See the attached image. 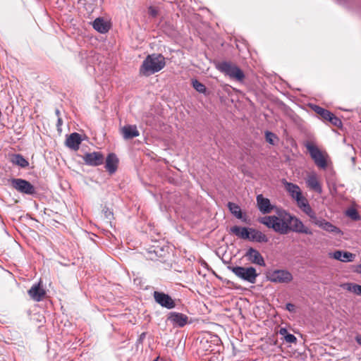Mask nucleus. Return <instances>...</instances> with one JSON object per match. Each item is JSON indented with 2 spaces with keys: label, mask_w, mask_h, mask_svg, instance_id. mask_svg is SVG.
I'll list each match as a JSON object with an SVG mask.
<instances>
[{
  "label": "nucleus",
  "mask_w": 361,
  "mask_h": 361,
  "mask_svg": "<svg viewBox=\"0 0 361 361\" xmlns=\"http://www.w3.org/2000/svg\"><path fill=\"white\" fill-rule=\"evenodd\" d=\"M291 214L284 209H277L276 215L265 216L258 219L259 222L275 232L282 235L289 233Z\"/></svg>",
  "instance_id": "nucleus-1"
},
{
  "label": "nucleus",
  "mask_w": 361,
  "mask_h": 361,
  "mask_svg": "<svg viewBox=\"0 0 361 361\" xmlns=\"http://www.w3.org/2000/svg\"><path fill=\"white\" fill-rule=\"evenodd\" d=\"M165 66V58L162 54H149L143 61L140 67V73L144 75L149 76L160 71Z\"/></svg>",
  "instance_id": "nucleus-2"
},
{
  "label": "nucleus",
  "mask_w": 361,
  "mask_h": 361,
  "mask_svg": "<svg viewBox=\"0 0 361 361\" xmlns=\"http://www.w3.org/2000/svg\"><path fill=\"white\" fill-rule=\"evenodd\" d=\"M216 68L231 79L241 82L245 78V74L236 65L228 62L221 61L216 64Z\"/></svg>",
  "instance_id": "nucleus-3"
},
{
  "label": "nucleus",
  "mask_w": 361,
  "mask_h": 361,
  "mask_svg": "<svg viewBox=\"0 0 361 361\" xmlns=\"http://www.w3.org/2000/svg\"><path fill=\"white\" fill-rule=\"evenodd\" d=\"M311 158L316 166L320 169H325L327 167L328 154L322 152L315 145L310 142L305 144Z\"/></svg>",
  "instance_id": "nucleus-4"
},
{
  "label": "nucleus",
  "mask_w": 361,
  "mask_h": 361,
  "mask_svg": "<svg viewBox=\"0 0 361 361\" xmlns=\"http://www.w3.org/2000/svg\"><path fill=\"white\" fill-rule=\"evenodd\" d=\"M228 269L239 279L250 283H255L259 274L253 267H229Z\"/></svg>",
  "instance_id": "nucleus-5"
},
{
  "label": "nucleus",
  "mask_w": 361,
  "mask_h": 361,
  "mask_svg": "<svg viewBox=\"0 0 361 361\" xmlns=\"http://www.w3.org/2000/svg\"><path fill=\"white\" fill-rule=\"evenodd\" d=\"M12 187L18 192L29 195L36 193V190L29 181L22 178H13L11 180Z\"/></svg>",
  "instance_id": "nucleus-6"
},
{
  "label": "nucleus",
  "mask_w": 361,
  "mask_h": 361,
  "mask_svg": "<svg viewBox=\"0 0 361 361\" xmlns=\"http://www.w3.org/2000/svg\"><path fill=\"white\" fill-rule=\"evenodd\" d=\"M267 279L271 282L283 283L291 281L293 276L288 271L278 269L268 272Z\"/></svg>",
  "instance_id": "nucleus-7"
},
{
  "label": "nucleus",
  "mask_w": 361,
  "mask_h": 361,
  "mask_svg": "<svg viewBox=\"0 0 361 361\" xmlns=\"http://www.w3.org/2000/svg\"><path fill=\"white\" fill-rule=\"evenodd\" d=\"M153 296L155 302L163 307L171 310L176 306L175 300L168 294L163 292L154 291Z\"/></svg>",
  "instance_id": "nucleus-8"
},
{
  "label": "nucleus",
  "mask_w": 361,
  "mask_h": 361,
  "mask_svg": "<svg viewBox=\"0 0 361 361\" xmlns=\"http://www.w3.org/2000/svg\"><path fill=\"white\" fill-rule=\"evenodd\" d=\"M291 219L289 224V232L292 231L298 233L312 234V231L305 226L298 218L291 214Z\"/></svg>",
  "instance_id": "nucleus-9"
},
{
  "label": "nucleus",
  "mask_w": 361,
  "mask_h": 361,
  "mask_svg": "<svg viewBox=\"0 0 361 361\" xmlns=\"http://www.w3.org/2000/svg\"><path fill=\"white\" fill-rule=\"evenodd\" d=\"M245 256L247 260L252 264H255L262 267L265 266V262L263 257L259 253V252L255 248H249L247 250Z\"/></svg>",
  "instance_id": "nucleus-10"
},
{
  "label": "nucleus",
  "mask_w": 361,
  "mask_h": 361,
  "mask_svg": "<svg viewBox=\"0 0 361 361\" xmlns=\"http://www.w3.org/2000/svg\"><path fill=\"white\" fill-rule=\"evenodd\" d=\"M166 322L169 321L173 327H183L188 324H198L200 319L198 318L192 317H166Z\"/></svg>",
  "instance_id": "nucleus-11"
},
{
  "label": "nucleus",
  "mask_w": 361,
  "mask_h": 361,
  "mask_svg": "<svg viewBox=\"0 0 361 361\" xmlns=\"http://www.w3.org/2000/svg\"><path fill=\"white\" fill-rule=\"evenodd\" d=\"M104 160V156L99 152L87 153L84 156V161L85 164L90 166H99L103 164Z\"/></svg>",
  "instance_id": "nucleus-12"
},
{
  "label": "nucleus",
  "mask_w": 361,
  "mask_h": 361,
  "mask_svg": "<svg viewBox=\"0 0 361 361\" xmlns=\"http://www.w3.org/2000/svg\"><path fill=\"white\" fill-rule=\"evenodd\" d=\"M257 204L259 210L264 214L270 213L274 208L270 200L264 197L262 194L258 195L256 197Z\"/></svg>",
  "instance_id": "nucleus-13"
},
{
  "label": "nucleus",
  "mask_w": 361,
  "mask_h": 361,
  "mask_svg": "<svg viewBox=\"0 0 361 361\" xmlns=\"http://www.w3.org/2000/svg\"><path fill=\"white\" fill-rule=\"evenodd\" d=\"M120 131L125 140L133 139L140 135V133L135 125H126L121 128Z\"/></svg>",
  "instance_id": "nucleus-14"
},
{
  "label": "nucleus",
  "mask_w": 361,
  "mask_h": 361,
  "mask_svg": "<svg viewBox=\"0 0 361 361\" xmlns=\"http://www.w3.org/2000/svg\"><path fill=\"white\" fill-rule=\"evenodd\" d=\"M45 294V290L41 287L40 283L33 284L28 290V295L35 301H41Z\"/></svg>",
  "instance_id": "nucleus-15"
},
{
  "label": "nucleus",
  "mask_w": 361,
  "mask_h": 361,
  "mask_svg": "<svg viewBox=\"0 0 361 361\" xmlns=\"http://www.w3.org/2000/svg\"><path fill=\"white\" fill-rule=\"evenodd\" d=\"M331 257L342 262H350L355 260L356 256L350 252L336 250L331 254Z\"/></svg>",
  "instance_id": "nucleus-16"
},
{
  "label": "nucleus",
  "mask_w": 361,
  "mask_h": 361,
  "mask_svg": "<svg viewBox=\"0 0 361 361\" xmlns=\"http://www.w3.org/2000/svg\"><path fill=\"white\" fill-rule=\"evenodd\" d=\"M82 142L81 136L77 133H71L66 140V145L70 149L77 150Z\"/></svg>",
  "instance_id": "nucleus-17"
},
{
  "label": "nucleus",
  "mask_w": 361,
  "mask_h": 361,
  "mask_svg": "<svg viewBox=\"0 0 361 361\" xmlns=\"http://www.w3.org/2000/svg\"><path fill=\"white\" fill-rule=\"evenodd\" d=\"M248 240L257 243H267L268 238L262 232L253 228H249Z\"/></svg>",
  "instance_id": "nucleus-18"
},
{
  "label": "nucleus",
  "mask_w": 361,
  "mask_h": 361,
  "mask_svg": "<svg viewBox=\"0 0 361 361\" xmlns=\"http://www.w3.org/2000/svg\"><path fill=\"white\" fill-rule=\"evenodd\" d=\"M283 185L286 191L289 193L293 199L298 198L302 195L300 187L294 183H289L286 180H283Z\"/></svg>",
  "instance_id": "nucleus-19"
},
{
  "label": "nucleus",
  "mask_w": 361,
  "mask_h": 361,
  "mask_svg": "<svg viewBox=\"0 0 361 361\" xmlns=\"http://www.w3.org/2000/svg\"><path fill=\"white\" fill-rule=\"evenodd\" d=\"M118 159L116 154L111 153L109 154L106 159L105 163V168L109 172V173H114L118 166Z\"/></svg>",
  "instance_id": "nucleus-20"
},
{
  "label": "nucleus",
  "mask_w": 361,
  "mask_h": 361,
  "mask_svg": "<svg viewBox=\"0 0 361 361\" xmlns=\"http://www.w3.org/2000/svg\"><path fill=\"white\" fill-rule=\"evenodd\" d=\"M306 183L308 188L314 190L315 192L319 194L322 192V186L315 173L310 174L307 176Z\"/></svg>",
  "instance_id": "nucleus-21"
},
{
  "label": "nucleus",
  "mask_w": 361,
  "mask_h": 361,
  "mask_svg": "<svg viewBox=\"0 0 361 361\" xmlns=\"http://www.w3.org/2000/svg\"><path fill=\"white\" fill-rule=\"evenodd\" d=\"M229 233L243 240L249 238V228L247 227L234 226L230 228Z\"/></svg>",
  "instance_id": "nucleus-22"
},
{
  "label": "nucleus",
  "mask_w": 361,
  "mask_h": 361,
  "mask_svg": "<svg viewBox=\"0 0 361 361\" xmlns=\"http://www.w3.org/2000/svg\"><path fill=\"white\" fill-rule=\"evenodd\" d=\"M318 227L321 228L322 229L324 230L326 232L334 233L335 235L343 234V232L339 228L336 227V226L333 225L331 222L327 221L324 219Z\"/></svg>",
  "instance_id": "nucleus-23"
},
{
  "label": "nucleus",
  "mask_w": 361,
  "mask_h": 361,
  "mask_svg": "<svg viewBox=\"0 0 361 361\" xmlns=\"http://www.w3.org/2000/svg\"><path fill=\"white\" fill-rule=\"evenodd\" d=\"M73 318L74 317H54L53 323L56 322L62 331H65V329L68 330L73 326Z\"/></svg>",
  "instance_id": "nucleus-24"
},
{
  "label": "nucleus",
  "mask_w": 361,
  "mask_h": 361,
  "mask_svg": "<svg viewBox=\"0 0 361 361\" xmlns=\"http://www.w3.org/2000/svg\"><path fill=\"white\" fill-rule=\"evenodd\" d=\"M92 26L94 30L99 32L100 33H106L109 30V25L107 23L100 18H96L93 23Z\"/></svg>",
  "instance_id": "nucleus-25"
},
{
  "label": "nucleus",
  "mask_w": 361,
  "mask_h": 361,
  "mask_svg": "<svg viewBox=\"0 0 361 361\" xmlns=\"http://www.w3.org/2000/svg\"><path fill=\"white\" fill-rule=\"evenodd\" d=\"M11 162L13 164L25 168L29 165V162L20 154H14L11 156Z\"/></svg>",
  "instance_id": "nucleus-26"
},
{
  "label": "nucleus",
  "mask_w": 361,
  "mask_h": 361,
  "mask_svg": "<svg viewBox=\"0 0 361 361\" xmlns=\"http://www.w3.org/2000/svg\"><path fill=\"white\" fill-rule=\"evenodd\" d=\"M228 207L231 212L238 219H243V214L241 212V209L240 207L232 202H228Z\"/></svg>",
  "instance_id": "nucleus-27"
},
{
  "label": "nucleus",
  "mask_w": 361,
  "mask_h": 361,
  "mask_svg": "<svg viewBox=\"0 0 361 361\" xmlns=\"http://www.w3.org/2000/svg\"><path fill=\"white\" fill-rule=\"evenodd\" d=\"M312 109L319 115H320L324 119H326L328 116H330V111L324 109L317 105H314Z\"/></svg>",
  "instance_id": "nucleus-28"
},
{
  "label": "nucleus",
  "mask_w": 361,
  "mask_h": 361,
  "mask_svg": "<svg viewBox=\"0 0 361 361\" xmlns=\"http://www.w3.org/2000/svg\"><path fill=\"white\" fill-rule=\"evenodd\" d=\"M265 343L268 345H273V346H277L279 348H281L280 345H279L278 342V334H273L272 335L267 336L265 338Z\"/></svg>",
  "instance_id": "nucleus-29"
},
{
  "label": "nucleus",
  "mask_w": 361,
  "mask_h": 361,
  "mask_svg": "<svg viewBox=\"0 0 361 361\" xmlns=\"http://www.w3.org/2000/svg\"><path fill=\"white\" fill-rule=\"evenodd\" d=\"M192 85L193 88L200 93H205L207 91L205 85L197 80H193L192 81Z\"/></svg>",
  "instance_id": "nucleus-30"
},
{
  "label": "nucleus",
  "mask_w": 361,
  "mask_h": 361,
  "mask_svg": "<svg viewBox=\"0 0 361 361\" xmlns=\"http://www.w3.org/2000/svg\"><path fill=\"white\" fill-rule=\"evenodd\" d=\"M282 339L283 342L289 344L296 343L298 341L295 336L290 332L286 335H284V337H282Z\"/></svg>",
  "instance_id": "nucleus-31"
},
{
  "label": "nucleus",
  "mask_w": 361,
  "mask_h": 361,
  "mask_svg": "<svg viewBox=\"0 0 361 361\" xmlns=\"http://www.w3.org/2000/svg\"><path fill=\"white\" fill-rule=\"evenodd\" d=\"M207 336H209V338H211V344L217 345L221 343V341L217 334L207 331Z\"/></svg>",
  "instance_id": "nucleus-32"
},
{
  "label": "nucleus",
  "mask_w": 361,
  "mask_h": 361,
  "mask_svg": "<svg viewBox=\"0 0 361 361\" xmlns=\"http://www.w3.org/2000/svg\"><path fill=\"white\" fill-rule=\"evenodd\" d=\"M297 202L298 206L302 209L307 204H309L307 200L301 195L298 197V198L295 199Z\"/></svg>",
  "instance_id": "nucleus-33"
},
{
  "label": "nucleus",
  "mask_w": 361,
  "mask_h": 361,
  "mask_svg": "<svg viewBox=\"0 0 361 361\" xmlns=\"http://www.w3.org/2000/svg\"><path fill=\"white\" fill-rule=\"evenodd\" d=\"M348 290L357 295H361V286L360 285L350 283L348 284Z\"/></svg>",
  "instance_id": "nucleus-34"
},
{
  "label": "nucleus",
  "mask_w": 361,
  "mask_h": 361,
  "mask_svg": "<svg viewBox=\"0 0 361 361\" xmlns=\"http://www.w3.org/2000/svg\"><path fill=\"white\" fill-rule=\"evenodd\" d=\"M209 336H207V331L204 332L202 336H200L198 339H200V343L202 345L203 348H206V350L209 349L207 348V345L209 344Z\"/></svg>",
  "instance_id": "nucleus-35"
},
{
  "label": "nucleus",
  "mask_w": 361,
  "mask_h": 361,
  "mask_svg": "<svg viewBox=\"0 0 361 361\" xmlns=\"http://www.w3.org/2000/svg\"><path fill=\"white\" fill-rule=\"evenodd\" d=\"M326 120L330 121L335 126L341 125V121L332 113H330V116H328Z\"/></svg>",
  "instance_id": "nucleus-36"
},
{
  "label": "nucleus",
  "mask_w": 361,
  "mask_h": 361,
  "mask_svg": "<svg viewBox=\"0 0 361 361\" xmlns=\"http://www.w3.org/2000/svg\"><path fill=\"white\" fill-rule=\"evenodd\" d=\"M265 137L267 142L271 145H274V139L276 138V135L269 131H267L265 133Z\"/></svg>",
  "instance_id": "nucleus-37"
},
{
  "label": "nucleus",
  "mask_w": 361,
  "mask_h": 361,
  "mask_svg": "<svg viewBox=\"0 0 361 361\" xmlns=\"http://www.w3.org/2000/svg\"><path fill=\"white\" fill-rule=\"evenodd\" d=\"M347 214L353 220H358L360 219V216L355 209L348 210Z\"/></svg>",
  "instance_id": "nucleus-38"
},
{
  "label": "nucleus",
  "mask_w": 361,
  "mask_h": 361,
  "mask_svg": "<svg viewBox=\"0 0 361 361\" xmlns=\"http://www.w3.org/2000/svg\"><path fill=\"white\" fill-rule=\"evenodd\" d=\"M146 335H147V332H142L140 335H139V336L136 341V343H135L137 350L138 349L139 345L142 344V343L146 337Z\"/></svg>",
  "instance_id": "nucleus-39"
},
{
  "label": "nucleus",
  "mask_w": 361,
  "mask_h": 361,
  "mask_svg": "<svg viewBox=\"0 0 361 361\" xmlns=\"http://www.w3.org/2000/svg\"><path fill=\"white\" fill-rule=\"evenodd\" d=\"M310 218L312 222L317 226H319V225L323 220L322 218H318L315 213L314 214H312L311 216H310Z\"/></svg>",
  "instance_id": "nucleus-40"
},
{
  "label": "nucleus",
  "mask_w": 361,
  "mask_h": 361,
  "mask_svg": "<svg viewBox=\"0 0 361 361\" xmlns=\"http://www.w3.org/2000/svg\"><path fill=\"white\" fill-rule=\"evenodd\" d=\"M34 320L36 323L39 324V327L43 325V324L46 323V317H42L41 319H39L37 317L35 318Z\"/></svg>",
  "instance_id": "nucleus-41"
},
{
  "label": "nucleus",
  "mask_w": 361,
  "mask_h": 361,
  "mask_svg": "<svg viewBox=\"0 0 361 361\" xmlns=\"http://www.w3.org/2000/svg\"><path fill=\"white\" fill-rule=\"evenodd\" d=\"M104 212L105 216L109 219H111V218L113 216L112 212L110 211L109 209H104Z\"/></svg>",
  "instance_id": "nucleus-42"
},
{
  "label": "nucleus",
  "mask_w": 361,
  "mask_h": 361,
  "mask_svg": "<svg viewBox=\"0 0 361 361\" xmlns=\"http://www.w3.org/2000/svg\"><path fill=\"white\" fill-rule=\"evenodd\" d=\"M289 331H288L286 327H281V329L279 331V334L282 336V337H284V335H286L288 334Z\"/></svg>",
  "instance_id": "nucleus-43"
},
{
  "label": "nucleus",
  "mask_w": 361,
  "mask_h": 361,
  "mask_svg": "<svg viewBox=\"0 0 361 361\" xmlns=\"http://www.w3.org/2000/svg\"><path fill=\"white\" fill-rule=\"evenodd\" d=\"M355 341L357 343V345L361 346V334H357L354 337Z\"/></svg>",
  "instance_id": "nucleus-44"
},
{
  "label": "nucleus",
  "mask_w": 361,
  "mask_h": 361,
  "mask_svg": "<svg viewBox=\"0 0 361 361\" xmlns=\"http://www.w3.org/2000/svg\"><path fill=\"white\" fill-rule=\"evenodd\" d=\"M286 309L290 312H294V310H295V305L293 304H291V303H288L286 305Z\"/></svg>",
  "instance_id": "nucleus-45"
},
{
  "label": "nucleus",
  "mask_w": 361,
  "mask_h": 361,
  "mask_svg": "<svg viewBox=\"0 0 361 361\" xmlns=\"http://www.w3.org/2000/svg\"><path fill=\"white\" fill-rule=\"evenodd\" d=\"M311 207L310 206V204H307L306 207H305L304 208L302 209V210L303 211V212H305L306 214H308L309 211L311 209Z\"/></svg>",
  "instance_id": "nucleus-46"
},
{
  "label": "nucleus",
  "mask_w": 361,
  "mask_h": 361,
  "mask_svg": "<svg viewBox=\"0 0 361 361\" xmlns=\"http://www.w3.org/2000/svg\"><path fill=\"white\" fill-rule=\"evenodd\" d=\"M62 126V118L61 117H59L57 119V127L59 128Z\"/></svg>",
  "instance_id": "nucleus-47"
},
{
  "label": "nucleus",
  "mask_w": 361,
  "mask_h": 361,
  "mask_svg": "<svg viewBox=\"0 0 361 361\" xmlns=\"http://www.w3.org/2000/svg\"><path fill=\"white\" fill-rule=\"evenodd\" d=\"M315 212L312 210V209H311L308 214H307L309 217L311 216L312 214H314Z\"/></svg>",
  "instance_id": "nucleus-48"
},
{
  "label": "nucleus",
  "mask_w": 361,
  "mask_h": 361,
  "mask_svg": "<svg viewBox=\"0 0 361 361\" xmlns=\"http://www.w3.org/2000/svg\"><path fill=\"white\" fill-rule=\"evenodd\" d=\"M171 316H176V317H178V316H184L183 314H180V313H171Z\"/></svg>",
  "instance_id": "nucleus-49"
},
{
  "label": "nucleus",
  "mask_w": 361,
  "mask_h": 361,
  "mask_svg": "<svg viewBox=\"0 0 361 361\" xmlns=\"http://www.w3.org/2000/svg\"><path fill=\"white\" fill-rule=\"evenodd\" d=\"M55 114H56V115L57 116L58 118L61 117L60 116L61 113H60V111L58 109H56Z\"/></svg>",
  "instance_id": "nucleus-50"
},
{
  "label": "nucleus",
  "mask_w": 361,
  "mask_h": 361,
  "mask_svg": "<svg viewBox=\"0 0 361 361\" xmlns=\"http://www.w3.org/2000/svg\"><path fill=\"white\" fill-rule=\"evenodd\" d=\"M357 272L361 274V264L357 267Z\"/></svg>",
  "instance_id": "nucleus-51"
},
{
  "label": "nucleus",
  "mask_w": 361,
  "mask_h": 361,
  "mask_svg": "<svg viewBox=\"0 0 361 361\" xmlns=\"http://www.w3.org/2000/svg\"><path fill=\"white\" fill-rule=\"evenodd\" d=\"M151 14H152V16H156V11H154V10H152V11H151Z\"/></svg>",
  "instance_id": "nucleus-52"
},
{
  "label": "nucleus",
  "mask_w": 361,
  "mask_h": 361,
  "mask_svg": "<svg viewBox=\"0 0 361 361\" xmlns=\"http://www.w3.org/2000/svg\"><path fill=\"white\" fill-rule=\"evenodd\" d=\"M214 318L216 319V317H214ZM220 318H221V317H216V319H216V320H217V321H220V319H219Z\"/></svg>",
  "instance_id": "nucleus-53"
},
{
  "label": "nucleus",
  "mask_w": 361,
  "mask_h": 361,
  "mask_svg": "<svg viewBox=\"0 0 361 361\" xmlns=\"http://www.w3.org/2000/svg\"><path fill=\"white\" fill-rule=\"evenodd\" d=\"M0 322H1V323H4V322H5V321H4V320H2V319H0Z\"/></svg>",
  "instance_id": "nucleus-54"
},
{
  "label": "nucleus",
  "mask_w": 361,
  "mask_h": 361,
  "mask_svg": "<svg viewBox=\"0 0 361 361\" xmlns=\"http://www.w3.org/2000/svg\"><path fill=\"white\" fill-rule=\"evenodd\" d=\"M209 343H211V338H209Z\"/></svg>",
  "instance_id": "nucleus-55"
}]
</instances>
